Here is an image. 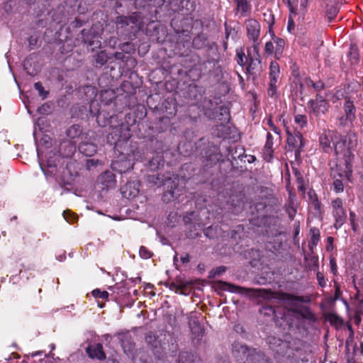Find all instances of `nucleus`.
I'll return each instance as SVG.
<instances>
[{
	"mask_svg": "<svg viewBox=\"0 0 363 363\" xmlns=\"http://www.w3.org/2000/svg\"><path fill=\"white\" fill-rule=\"evenodd\" d=\"M34 87L38 91L39 96H41L43 99L47 97L48 92L44 90L40 82L35 83Z\"/></svg>",
	"mask_w": 363,
	"mask_h": 363,
	"instance_id": "cd10ccee",
	"label": "nucleus"
},
{
	"mask_svg": "<svg viewBox=\"0 0 363 363\" xmlns=\"http://www.w3.org/2000/svg\"><path fill=\"white\" fill-rule=\"evenodd\" d=\"M121 158H122L123 160H125L127 157H122Z\"/></svg>",
	"mask_w": 363,
	"mask_h": 363,
	"instance_id": "13d9d810",
	"label": "nucleus"
},
{
	"mask_svg": "<svg viewBox=\"0 0 363 363\" xmlns=\"http://www.w3.org/2000/svg\"><path fill=\"white\" fill-rule=\"evenodd\" d=\"M331 264H332V270H333V272L334 273H335V272H336V269H335V264H333V263L331 262Z\"/></svg>",
	"mask_w": 363,
	"mask_h": 363,
	"instance_id": "49530a36",
	"label": "nucleus"
},
{
	"mask_svg": "<svg viewBox=\"0 0 363 363\" xmlns=\"http://www.w3.org/2000/svg\"><path fill=\"white\" fill-rule=\"evenodd\" d=\"M64 218L69 223H73L77 219V217L73 215L69 211H65L63 212Z\"/></svg>",
	"mask_w": 363,
	"mask_h": 363,
	"instance_id": "7c9ffc66",
	"label": "nucleus"
},
{
	"mask_svg": "<svg viewBox=\"0 0 363 363\" xmlns=\"http://www.w3.org/2000/svg\"><path fill=\"white\" fill-rule=\"evenodd\" d=\"M274 43L276 44L275 54L280 55L284 46V40L281 38H275Z\"/></svg>",
	"mask_w": 363,
	"mask_h": 363,
	"instance_id": "393cba45",
	"label": "nucleus"
},
{
	"mask_svg": "<svg viewBox=\"0 0 363 363\" xmlns=\"http://www.w3.org/2000/svg\"><path fill=\"white\" fill-rule=\"evenodd\" d=\"M269 87L268 94L274 96L277 91V84L279 79L280 69L277 62H272L269 68Z\"/></svg>",
	"mask_w": 363,
	"mask_h": 363,
	"instance_id": "423d86ee",
	"label": "nucleus"
},
{
	"mask_svg": "<svg viewBox=\"0 0 363 363\" xmlns=\"http://www.w3.org/2000/svg\"><path fill=\"white\" fill-rule=\"evenodd\" d=\"M140 19V14L138 13H133L129 17L120 16L116 18V23L124 27L128 26L130 23L135 24Z\"/></svg>",
	"mask_w": 363,
	"mask_h": 363,
	"instance_id": "dca6fc26",
	"label": "nucleus"
},
{
	"mask_svg": "<svg viewBox=\"0 0 363 363\" xmlns=\"http://www.w3.org/2000/svg\"><path fill=\"white\" fill-rule=\"evenodd\" d=\"M287 143L289 146L297 148L298 151L303 147L302 135L297 132L294 135L289 134L287 138Z\"/></svg>",
	"mask_w": 363,
	"mask_h": 363,
	"instance_id": "2eb2a0df",
	"label": "nucleus"
},
{
	"mask_svg": "<svg viewBox=\"0 0 363 363\" xmlns=\"http://www.w3.org/2000/svg\"><path fill=\"white\" fill-rule=\"evenodd\" d=\"M273 152V137L271 133H268L267 135V141L263 150L264 159L269 161L272 157Z\"/></svg>",
	"mask_w": 363,
	"mask_h": 363,
	"instance_id": "f3484780",
	"label": "nucleus"
},
{
	"mask_svg": "<svg viewBox=\"0 0 363 363\" xmlns=\"http://www.w3.org/2000/svg\"><path fill=\"white\" fill-rule=\"evenodd\" d=\"M86 353L91 359L103 360L106 359V354L103 350V346L100 343L89 345L86 349Z\"/></svg>",
	"mask_w": 363,
	"mask_h": 363,
	"instance_id": "ddd939ff",
	"label": "nucleus"
},
{
	"mask_svg": "<svg viewBox=\"0 0 363 363\" xmlns=\"http://www.w3.org/2000/svg\"><path fill=\"white\" fill-rule=\"evenodd\" d=\"M337 9L336 8H332L330 10L329 13L332 15V16H330L329 18H331L333 16H335L337 13Z\"/></svg>",
	"mask_w": 363,
	"mask_h": 363,
	"instance_id": "4c0bfd02",
	"label": "nucleus"
},
{
	"mask_svg": "<svg viewBox=\"0 0 363 363\" xmlns=\"http://www.w3.org/2000/svg\"><path fill=\"white\" fill-rule=\"evenodd\" d=\"M51 348H52V349H54V348H55L54 345H51Z\"/></svg>",
	"mask_w": 363,
	"mask_h": 363,
	"instance_id": "4d7b16f0",
	"label": "nucleus"
},
{
	"mask_svg": "<svg viewBox=\"0 0 363 363\" xmlns=\"http://www.w3.org/2000/svg\"><path fill=\"white\" fill-rule=\"evenodd\" d=\"M225 270V267H218V269H216V271L215 272V274H222L223 272H224Z\"/></svg>",
	"mask_w": 363,
	"mask_h": 363,
	"instance_id": "58836bf2",
	"label": "nucleus"
},
{
	"mask_svg": "<svg viewBox=\"0 0 363 363\" xmlns=\"http://www.w3.org/2000/svg\"><path fill=\"white\" fill-rule=\"evenodd\" d=\"M292 25H294V23H291V24L290 22H289L288 28L290 29V27L292 26Z\"/></svg>",
	"mask_w": 363,
	"mask_h": 363,
	"instance_id": "603ef678",
	"label": "nucleus"
},
{
	"mask_svg": "<svg viewBox=\"0 0 363 363\" xmlns=\"http://www.w3.org/2000/svg\"><path fill=\"white\" fill-rule=\"evenodd\" d=\"M350 55H354V58H356V49L354 47H351Z\"/></svg>",
	"mask_w": 363,
	"mask_h": 363,
	"instance_id": "37998d69",
	"label": "nucleus"
},
{
	"mask_svg": "<svg viewBox=\"0 0 363 363\" xmlns=\"http://www.w3.org/2000/svg\"><path fill=\"white\" fill-rule=\"evenodd\" d=\"M65 256L64 255H60L57 257L58 260L60 262L63 261L65 259Z\"/></svg>",
	"mask_w": 363,
	"mask_h": 363,
	"instance_id": "a18cd8bd",
	"label": "nucleus"
},
{
	"mask_svg": "<svg viewBox=\"0 0 363 363\" xmlns=\"http://www.w3.org/2000/svg\"><path fill=\"white\" fill-rule=\"evenodd\" d=\"M43 353H44L43 351H37V352L31 353L30 355L32 357H35V356L41 355Z\"/></svg>",
	"mask_w": 363,
	"mask_h": 363,
	"instance_id": "a19ab883",
	"label": "nucleus"
},
{
	"mask_svg": "<svg viewBox=\"0 0 363 363\" xmlns=\"http://www.w3.org/2000/svg\"><path fill=\"white\" fill-rule=\"evenodd\" d=\"M198 330H201V327L198 325Z\"/></svg>",
	"mask_w": 363,
	"mask_h": 363,
	"instance_id": "bf43d9fd",
	"label": "nucleus"
},
{
	"mask_svg": "<svg viewBox=\"0 0 363 363\" xmlns=\"http://www.w3.org/2000/svg\"><path fill=\"white\" fill-rule=\"evenodd\" d=\"M179 178L177 176H173L172 178L166 179L164 182L166 191L163 194V200L164 202H169L172 199L179 195L178 189Z\"/></svg>",
	"mask_w": 363,
	"mask_h": 363,
	"instance_id": "20e7f679",
	"label": "nucleus"
},
{
	"mask_svg": "<svg viewBox=\"0 0 363 363\" xmlns=\"http://www.w3.org/2000/svg\"><path fill=\"white\" fill-rule=\"evenodd\" d=\"M334 188L336 192H342L343 191L344 187L343 184L340 180L336 179L334 183Z\"/></svg>",
	"mask_w": 363,
	"mask_h": 363,
	"instance_id": "473e14b6",
	"label": "nucleus"
},
{
	"mask_svg": "<svg viewBox=\"0 0 363 363\" xmlns=\"http://www.w3.org/2000/svg\"><path fill=\"white\" fill-rule=\"evenodd\" d=\"M92 295L95 298H101L102 299H107L108 293L106 291H101L100 289H94L92 291Z\"/></svg>",
	"mask_w": 363,
	"mask_h": 363,
	"instance_id": "bb28decb",
	"label": "nucleus"
},
{
	"mask_svg": "<svg viewBox=\"0 0 363 363\" xmlns=\"http://www.w3.org/2000/svg\"><path fill=\"white\" fill-rule=\"evenodd\" d=\"M337 139V133L332 130L325 131L319 138L320 145L325 152H328L330 150H331V143L333 144L335 140Z\"/></svg>",
	"mask_w": 363,
	"mask_h": 363,
	"instance_id": "9b49d317",
	"label": "nucleus"
},
{
	"mask_svg": "<svg viewBox=\"0 0 363 363\" xmlns=\"http://www.w3.org/2000/svg\"><path fill=\"white\" fill-rule=\"evenodd\" d=\"M333 208V215L335 218V227L340 228L345 220L346 213L342 208V202L340 199H337L332 202Z\"/></svg>",
	"mask_w": 363,
	"mask_h": 363,
	"instance_id": "1a4fd4ad",
	"label": "nucleus"
},
{
	"mask_svg": "<svg viewBox=\"0 0 363 363\" xmlns=\"http://www.w3.org/2000/svg\"><path fill=\"white\" fill-rule=\"evenodd\" d=\"M312 237H311V240H312V242L313 244L314 245H316V243L318 242V240H319V233H318V231L317 230H312Z\"/></svg>",
	"mask_w": 363,
	"mask_h": 363,
	"instance_id": "f704fd0d",
	"label": "nucleus"
},
{
	"mask_svg": "<svg viewBox=\"0 0 363 363\" xmlns=\"http://www.w3.org/2000/svg\"><path fill=\"white\" fill-rule=\"evenodd\" d=\"M292 25H294V23H291V24L290 22H289L288 28L290 29V27L292 26Z\"/></svg>",
	"mask_w": 363,
	"mask_h": 363,
	"instance_id": "3c124183",
	"label": "nucleus"
},
{
	"mask_svg": "<svg viewBox=\"0 0 363 363\" xmlns=\"http://www.w3.org/2000/svg\"><path fill=\"white\" fill-rule=\"evenodd\" d=\"M61 157L57 153H50L46 158V163L40 162V166L46 179L54 178L56 181L61 179L60 170L62 168L60 164Z\"/></svg>",
	"mask_w": 363,
	"mask_h": 363,
	"instance_id": "f03ea898",
	"label": "nucleus"
},
{
	"mask_svg": "<svg viewBox=\"0 0 363 363\" xmlns=\"http://www.w3.org/2000/svg\"><path fill=\"white\" fill-rule=\"evenodd\" d=\"M169 288L172 290V291H175L177 293H179L181 290V286L177 284H174V283H171L169 284Z\"/></svg>",
	"mask_w": 363,
	"mask_h": 363,
	"instance_id": "e433bc0d",
	"label": "nucleus"
},
{
	"mask_svg": "<svg viewBox=\"0 0 363 363\" xmlns=\"http://www.w3.org/2000/svg\"><path fill=\"white\" fill-rule=\"evenodd\" d=\"M317 279H318V284L320 286L323 287L325 286L326 283L324 279L323 274L322 273H320V272L317 273Z\"/></svg>",
	"mask_w": 363,
	"mask_h": 363,
	"instance_id": "c9c22d12",
	"label": "nucleus"
},
{
	"mask_svg": "<svg viewBox=\"0 0 363 363\" xmlns=\"http://www.w3.org/2000/svg\"><path fill=\"white\" fill-rule=\"evenodd\" d=\"M225 111V113H227V111ZM225 121H229V117H228V113H226V117H225Z\"/></svg>",
	"mask_w": 363,
	"mask_h": 363,
	"instance_id": "09e8293b",
	"label": "nucleus"
},
{
	"mask_svg": "<svg viewBox=\"0 0 363 363\" xmlns=\"http://www.w3.org/2000/svg\"><path fill=\"white\" fill-rule=\"evenodd\" d=\"M258 45H255L252 48L247 50V57L250 63L247 67V72L250 74H258L262 71L261 60L259 55Z\"/></svg>",
	"mask_w": 363,
	"mask_h": 363,
	"instance_id": "7ed1b4c3",
	"label": "nucleus"
},
{
	"mask_svg": "<svg viewBox=\"0 0 363 363\" xmlns=\"http://www.w3.org/2000/svg\"><path fill=\"white\" fill-rule=\"evenodd\" d=\"M292 25H294V23H291V24L290 22H289L288 28L290 29V27L292 26Z\"/></svg>",
	"mask_w": 363,
	"mask_h": 363,
	"instance_id": "8fccbe9b",
	"label": "nucleus"
},
{
	"mask_svg": "<svg viewBox=\"0 0 363 363\" xmlns=\"http://www.w3.org/2000/svg\"><path fill=\"white\" fill-rule=\"evenodd\" d=\"M350 143L348 146H347V140L345 138L342 137L341 135L337 134V139L335 140L333 143L334 150L336 155L342 156L343 159L345 162L346 176L348 177V174L351 173V169L350 167V163L351 162L352 153L350 151L351 145L353 142L356 141L355 135H349Z\"/></svg>",
	"mask_w": 363,
	"mask_h": 363,
	"instance_id": "f257e3e1",
	"label": "nucleus"
},
{
	"mask_svg": "<svg viewBox=\"0 0 363 363\" xmlns=\"http://www.w3.org/2000/svg\"><path fill=\"white\" fill-rule=\"evenodd\" d=\"M354 216V213L351 212V213H350V219H351V220H352H352H353Z\"/></svg>",
	"mask_w": 363,
	"mask_h": 363,
	"instance_id": "de8ad7c7",
	"label": "nucleus"
},
{
	"mask_svg": "<svg viewBox=\"0 0 363 363\" xmlns=\"http://www.w3.org/2000/svg\"><path fill=\"white\" fill-rule=\"evenodd\" d=\"M267 124L270 127L271 130L274 131L276 134L279 135V129L275 126V125L273 123L272 120L271 118L267 119Z\"/></svg>",
	"mask_w": 363,
	"mask_h": 363,
	"instance_id": "72a5a7b5",
	"label": "nucleus"
},
{
	"mask_svg": "<svg viewBox=\"0 0 363 363\" xmlns=\"http://www.w3.org/2000/svg\"><path fill=\"white\" fill-rule=\"evenodd\" d=\"M308 1V0H301L300 6L299 8L296 9L293 7V6L291 4L290 0H283V2L289 6L291 12L296 13L297 11H298L299 12L303 13L306 9Z\"/></svg>",
	"mask_w": 363,
	"mask_h": 363,
	"instance_id": "412c9836",
	"label": "nucleus"
},
{
	"mask_svg": "<svg viewBox=\"0 0 363 363\" xmlns=\"http://www.w3.org/2000/svg\"><path fill=\"white\" fill-rule=\"evenodd\" d=\"M140 19H141V18L140 17L139 21H138L137 22V23H136V24H138V26H140V23H138V22L140 21Z\"/></svg>",
	"mask_w": 363,
	"mask_h": 363,
	"instance_id": "5fc2aeb1",
	"label": "nucleus"
},
{
	"mask_svg": "<svg viewBox=\"0 0 363 363\" xmlns=\"http://www.w3.org/2000/svg\"><path fill=\"white\" fill-rule=\"evenodd\" d=\"M332 240H333V238H330H330H328V241H329V242H331Z\"/></svg>",
	"mask_w": 363,
	"mask_h": 363,
	"instance_id": "6e6d98bb",
	"label": "nucleus"
},
{
	"mask_svg": "<svg viewBox=\"0 0 363 363\" xmlns=\"http://www.w3.org/2000/svg\"><path fill=\"white\" fill-rule=\"evenodd\" d=\"M246 28L248 39L252 40L253 45H258L259 47V43L258 40L260 34L259 23L256 20L250 19L247 22Z\"/></svg>",
	"mask_w": 363,
	"mask_h": 363,
	"instance_id": "6e6552de",
	"label": "nucleus"
},
{
	"mask_svg": "<svg viewBox=\"0 0 363 363\" xmlns=\"http://www.w3.org/2000/svg\"><path fill=\"white\" fill-rule=\"evenodd\" d=\"M133 160L134 157L130 155H129L128 158H126L125 160L120 158L119 160L112 162V169L121 174L125 173V172L133 169L134 164Z\"/></svg>",
	"mask_w": 363,
	"mask_h": 363,
	"instance_id": "9d476101",
	"label": "nucleus"
},
{
	"mask_svg": "<svg viewBox=\"0 0 363 363\" xmlns=\"http://www.w3.org/2000/svg\"><path fill=\"white\" fill-rule=\"evenodd\" d=\"M121 193L127 199L135 197L139 194V182L138 181L128 182L121 188Z\"/></svg>",
	"mask_w": 363,
	"mask_h": 363,
	"instance_id": "f8f14e48",
	"label": "nucleus"
},
{
	"mask_svg": "<svg viewBox=\"0 0 363 363\" xmlns=\"http://www.w3.org/2000/svg\"><path fill=\"white\" fill-rule=\"evenodd\" d=\"M139 254L140 256L143 259H148L152 256V252L143 246L140 247Z\"/></svg>",
	"mask_w": 363,
	"mask_h": 363,
	"instance_id": "c756f323",
	"label": "nucleus"
},
{
	"mask_svg": "<svg viewBox=\"0 0 363 363\" xmlns=\"http://www.w3.org/2000/svg\"><path fill=\"white\" fill-rule=\"evenodd\" d=\"M308 196L309 197L311 207H313L316 211H319L320 203L318 202L317 196L315 192L313 191H310L308 193Z\"/></svg>",
	"mask_w": 363,
	"mask_h": 363,
	"instance_id": "5701e85b",
	"label": "nucleus"
},
{
	"mask_svg": "<svg viewBox=\"0 0 363 363\" xmlns=\"http://www.w3.org/2000/svg\"><path fill=\"white\" fill-rule=\"evenodd\" d=\"M345 112L346 120L350 122H352L355 118L354 107L352 102H351L350 101H347L345 102Z\"/></svg>",
	"mask_w": 363,
	"mask_h": 363,
	"instance_id": "aec40b11",
	"label": "nucleus"
},
{
	"mask_svg": "<svg viewBox=\"0 0 363 363\" xmlns=\"http://www.w3.org/2000/svg\"><path fill=\"white\" fill-rule=\"evenodd\" d=\"M294 120H295V123L300 128L304 127L306 125V123H307V118L304 115H301V114L296 115L295 116Z\"/></svg>",
	"mask_w": 363,
	"mask_h": 363,
	"instance_id": "a878e982",
	"label": "nucleus"
},
{
	"mask_svg": "<svg viewBox=\"0 0 363 363\" xmlns=\"http://www.w3.org/2000/svg\"><path fill=\"white\" fill-rule=\"evenodd\" d=\"M79 151L86 157H91L96 152V146L91 143L82 142L79 146Z\"/></svg>",
	"mask_w": 363,
	"mask_h": 363,
	"instance_id": "a211bd4d",
	"label": "nucleus"
},
{
	"mask_svg": "<svg viewBox=\"0 0 363 363\" xmlns=\"http://www.w3.org/2000/svg\"><path fill=\"white\" fill-rule=\"evenodd\" d=\"M82 130L79 125H73L67 130V136L71 139H76L80 137H84V135H82Z\"/></svg>",
	"mask_w": 363,
	"mask_h": 363,
	"instance_id": "6ab92c4d",
	"label": "nucleus"
},
{
	"mask_svg": "<svg viewBox=\"0 0 363 363\" xmlns=\"http://www.w3.org/2000/svg\"><path fill=\"white\" fill-rule=\"evenodd\" d=\"M310 84H311V85L312 86H313L315 89H319V88H320V87H322V86H323V85H322V84H321V85H320V86H319V85H317V86H316V85H315V84L314 82H310Z\"/></svg>",
	"mask_w": 363,
	"mask_h": 363,
	"instance_id": "c03bdc74",
	"label": "nucleus"
},
{
	"mask_svg": "<svg viewBox=\"0 0 363 363\" xmlns=\"http://www.w3.org/2000/svg\"><path fill=\"white\" fill-rule=\"evenodd\" d=\"M233 352L237 358L242 359L246 358L245 363H251L254 360H259L261 358V355L256 353L255 350H250L247 346L235 344L233 346Z\"/></svg>",
	"mask_w": 363,
	"mask_h": 363,
	"instance_id": "39448f33",
	"label": "nucleus"
},
{
	"mask_svg": "<svg viewBox=\"0 0 363 363\" xmlns=\"http://www.w3.org/2000/svg\"><path fill=\"white\" fill-rule=\"evenodd\" d=\"M182 261L183 263H187L189 262V255H185L184 257H182L181 258Z\"/></svg>",
	"mask_w": 363,
	"mask_h": 363,
	"instance_id": "ea45409f",
	"label": "nucleus"
},
{
	"mask_svg": "<svg viewBox=\"0 0 363 363\" xmlns=\"http://www.w3.org/2000/svg\"><path fill=\"white\" fill-rule=\"evenodd\" d=\"M140 19H141V18L140 17L139 21H138L137 22V23H136V24H138V26H140V23H138V22L140 21Z\"/></svg>",
	"mask_w": 363,
	"mask_h": 363,
	"instance_id": "864d4df0",
	"label": "nucleus"
},
{
	"mask_svg": "<svg viewBox=\"0 0 363 363\" xmlns=\"http://www.w3.org/2000/svg\"><path fill=\"white\" fill-rule=\"evenodd\" d=\"M237 62L240 66H243L245 64V60H247L245 53L242 50H236Z\"/></svg>",
	"mask_w": 363,
	"mask_h": 363,
	"instance_id": "c85d7f7f",
	"label": "nucleus"
},
{
	"mask_svg": "<svg viewBox=\"0 0 363 363\" xmlns=\"http://www.w3.org/2000/svg\"><path fill=\"white\" fill-rule=\"evenodd\" d=\"M311 112L315 116L325 114L328 108V104L324 98L319 94L315 99L309 101Z\"/></svg>",
	"mask_w": 363,
	"mask_h": 363,
	"instance_id": "0eeeda50",
	"label": "nucleus"
},
{
	"mask_svg": "<svg viewBox=\"0 0 363 363\" xmlns=\"http://www.w3.org/2000/svg\"><path fill=\"white\" fill-rule=\"evenodd\" d=\"M99 182L103 189H109L116 186L115 176L111 172H105L99 177Z\"/></svg>",
	"mask_w": 363,
	"mask_h": 363,
	"instance_id": "4468645a",
	"label": "nucleus"
},
{
	"mask_svg": "<svg viewBox=\"0 0 363 363\" xmlns=\"http://www.w3.org/2000/svg\"><path fill=\"white\" fill-rule=\"evenodd\" d=\"M37 151H38V159H39V160H42L43 152H41V150L39 148H38Z\"/></svg>",
	"mask_w": 363,
	"mask_h": 363,
	"instance_id": "79ce46f5",
	"label": "nucleus"
},
{
	"mask_svg": "<svg viewBox=\"0 0 363 363\" xmlns=\"http://www.w3.org/2000/svg\"><path fill=\"white\" fill-rule=\"evenodd\" d=\"M237 10L242 15L247 13L250 10V5L247 0H238Z\"/></svg>",
	"mask_w": 363,
	"mask_h": 363,
	"instance_id": "b1692460",
	"label": "nucleus"
},
{
	"mask_svg": "<svg viewBox=\"0 0 363 363\" xmlns=\"http://www.w3.org/2000/svg\"><path fill=\"white\" fill-rule=\"evenodd\" d=\"M221 288L223 290L229 291L233 293H238V294H242L244 291H248V289H247L239 287V286H235V285H233L230 284H228V283H223L221 285Z\"/></svg>",
	"mask_w": 363,
	"mask_h": 363,
	"instance_id": "4be33fe9",
	"label": "nucleus"
},
{
	"mask_svg": "<svg viewBox=\"0 0 363 363\" xmlns=\"http://www.w3.org/2000/svg\"><path fill=\"white\" fill-rule=\"evenodd\" d=\"M274 43L267 42L264 46V51L268 55H272L275 50V47L274 45Z\"/></svg>",
	"mask_w": 363,
	"mask_h": 363,
	"instance_id": "2f4dec72",
	"label": "nucleus"
}]
</instances>
